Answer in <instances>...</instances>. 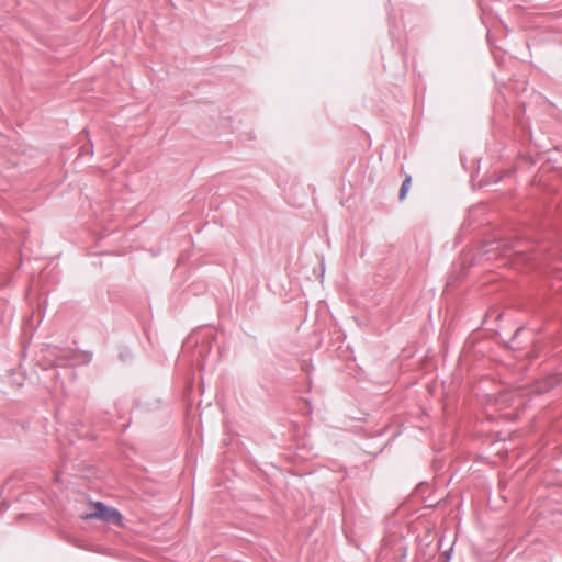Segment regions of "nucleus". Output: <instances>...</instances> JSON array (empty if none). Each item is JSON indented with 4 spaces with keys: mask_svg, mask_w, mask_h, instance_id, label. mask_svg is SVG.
Listing matches in <instances>:
<instances>
[{
    "mask_svg": "<svg viewBox=\"0 0 562 562\" xmlns=\"http://www.w3.org/2000/svg\"><path fill=\"white\" fill-rule=\"evenodd\" d=\"M93 510L83 513L81 518L83 520H94L99 519L110 525L121 526L122 525V514L115 509L110 508L102 502H95L92 504Z\"/></svg>",
    "mask_w": 562,
    "mask_h": 562,
    "instance_id": "f257e3e1",
    "label": "nucleus"
},
{
    "mask_svg": "<svg viewBox=\"0 0 562 562\" xmlns=\"http://www.w3.org/2000/svg\"><path fill=\"white\" fill-rule=\"evenodd\" d=\"M412 177L407 176L404 181L401 184L400 192H398V199L403 201L408 192L409 186H411Z\"/></svg>",
    "mask_w": 562,
    "mask_h": 562,
    "instance_id": "7ed1b4c3",
    "label": "nucleus"
},
{
    "mask_svg": "<svg viewBox=\"0 0 562 562\" xmlns=\"http://www.w3.org/2000/svg\"><path fill=\"white\" fill-rule=\"evenodd\" d=\"M55 360L54 366L55 367H74L78 363H89L92 359V352L90 351H82L78 352L71 349H58L56 350V353H54Z\"/></svg>",
    "mask_w": 562,
    "mask_h": 562,
    "instance_id": "f03ea898",
    "label": "nucleus"
},
{
    "mask_svg": "<svg viewBox=\"0 0 562 562\" xmlns=\"http://www.w3.org/2000/svg\"><path fill=\"white\" fill-rule=\"evenodd\" d=\"M120 357H121V359H122L123 361H125V360H126V359H125V358H126V355L121 353V355H120Z\"/></svg>",
    "mask_w": 562,
    "mask_h": 562,
    "instance_id": "20e7f679",
    "label": "nucleus"
}]
</instances>
